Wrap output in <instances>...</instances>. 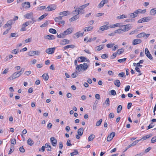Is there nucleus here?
<instances>
[{"label":"nucleus","mask_w":156,"mask_h":156,"mask_svg":"<svg viewBox=\"0 0 156 156\" xmlns=\"http://www.w3.org/2000/svg\"><path fill=\"white\" fill-rule=\"evenodd\" d=\"M88 68L87 64L86 63H84L83 64H80L79 65H77L76 67V69L78 71V72H80L82 70L85 71Z\"/></svg>","instance_id":"f257e3e1"},{"label":"nucleus","mask_w":156,"mask_h":156,"mask_svg":"<svg viewBox=\"0 0 156 156\" xmlns=\"http://www.w3.org/2000/svg\"><path fill=\"white\" fill-rule=\"evenodd\" d=\"M24 17L26 19H31L33 21V23L36 22V20L33 17V14L32 12L26 14L24 15Z\"/></svg>","instance_id":"f03ea898"},{"label":"nucleus","mask_w":156,"mask_h":156,"mask_svg":"<svg viewBox=\"0 0 156 156\" xmlns=\"http://www.w3.org/2000/svg\"><path fill=\"white\" fill-rule=\"evenodd\" d=\"M20 74L18 73V72H16L14 73L10 77L8 78V80H13L19 77L20 76Z\"/></svg>","instance_id":"7ed1b4c3"},{"label":"nucleus","mask_w":156,"mask_h":156,"mask_svg":"<svg viewBox=\"0 0 156 156\" xmlns=\"http://www.w3.org/2000/svg\"><path fill=\"white\" fill-rule=\"evenodd\" d=\"M145 54L146 56L151 60H153V58L150 53L149 51L147 48H146L145 50Z\"/></svg>","instance_id":"20e7f679"},{"label":"nucleus","mask_w":156,"mask_h":156,"mask_svg":"<svg viewBox=\"0 0 156 156\" xmlns=\"http://www.w3.org/2000/svg\"><path fill=\"white\" fill-rule=\"evenodd\" d=\"M40 53L38 51H32L28 52V55L30 56H32L35 55H38Z\"/></svg>","instance_id":"39448f33"},{"label":"nucleus","mask_w":156,"mask_h":156,"mask_svg":"<svg viewBox=\"0 0 156 156\" xmlns=\"http://www.w3.org/2000/svg\"><path fill=\"white\" fill-rule=\"evenodd\" d=\"M150 35L149 34H146L144 32H142L138 34L136 36L138 38H141L142 37H145L146 38L148 37Z\"/></svg>","instance_id":"423d86ee"},{"label":"nucleus","mask_w":156,"mask_h":156,"mask_svg":"<svg viewBox=\"0 0 156 156\" xmlns=\"http://www.w3.org/2000/svg\"><path fill=\"white\" fill-rule=\"evenodd\" d=\"M151 19V18L150 17H144L142 19H140L138 21V23H142V22H148Z\"/></svg>","instance_id":"0eeeda50"},{"label":"nucleus","mask_w":156,"mask_h":156,"mask_svg":"<svg viewBox=\"0 0 156 156\" xmlns=\"http://www.w3.org/2000/svg\"><path fill=\"white\" fill-rule=\"evenodd\" d=\"M47 147H49V148H48L47 149L48 151H51V147L48 143H46L45 144V146H43L41 148V150L43 152L44 151L45 148H47Z\"/></svg>","instance_id":"6e6552de"},{"label":"nucleus","mask_w":156,"mask_h":156,"mask_svg":"<svg viewBox=\"0 0 156 156\" xmlns=\"http://www.w3.org/2000/svg\"><path fill=\"white\" fill-rule=\"evenodd\" d=\"M13 23V21L12 20H9L5 24V26H3V28H6L8 27H10L9 29L10 30L11 29L12 26L11 25Z\"/></svg>","instance_id":"1a4fd4ad"},{"label":"nucleus","mask_w":156,"mask_h":156,"mask_svg":"<svg viewBox=\"0 0 156 156\" xmlns=\"http://www.w3.org/2000/svg\"><path fill=\"white\" fill-rule=\"evenodd\" d=\"M55 49V48H48L46 50L45 52L49 54H52L54 53Z\"/></svg>","instance_id":"9d476101"},{"label":"nucleus","mask_w":156,"mask_h":156,"mask_svg":"<svg viewBox=\"0 0 156 156\" xmlns=\"http://www.w3.org/2000/svg\"><path fill=\"white\" fill-rule=\"evenodd\" d=\"M115 135V133L114 132H112L107 137V140L108 141H111L113 139V137Z\"/></svg>","instance_id":"9b49d317"},{"label":"nucleus","mask_w":156,"mask_h":156,"mask_svg":"<svg viewBox=\"0 0 156 156\" xmlns=\"http://www.w3.org/2000/svg\"><path fill=\"white\" fill-rule=\"evenodd\" d=\"M51 144L53 146H55L57 144V141L54 137H51L50 138Z\"/></svg>","instance_id":"f8f14e48"},{"label":"nucleus","mask_w":156,"mask_h":156,"mask_svg":"<svg viewBox=\"0 0 156 156\" xmlns=\"http://www.w3.org/2000/svg\"><path fill=\"white\" fill-rule=\"evenodd\" d=\"M56 8V6L54 5H52L50 6H48L46 8L47 9V11H51L55 10Z\"/></svg>","instance_id":"ddd939ff"},{"label":"nucleus","mask_w":156,"mask_h":156,"mask_svg":"<svg viewBox=\"0 0 156 156\" xmlns=\"http://www.w3.org/2000/svg\"><path fill=\"white\" fill-rule=\"evenodd\" d=\"M73 31V30L72 28H69L67 29L65 31L63 32L66 35L67 34H69L71 33Z\"/></svg>","instance_id":"4468645a"},{"label":"nucleus","mask_w":156,"mask_h":156,"mask_svg":"<svg viewBox=\"0 0 156 156\" xmlns=\"http://www.w3.org/2000/svg\"><path fill=\"white\" fill-rule=\"evenodd\" d=\"M22 5L23 7L25 8H29L30 6V3L27 2H26L24 3H23Z\"/></svg>","instance_id":"2eb2a0df"},{"label":"nucleus","mask_w":156,"mask_h":156,"mask_svg":"<svg viewBox=\"0 0 156 156\" xmlns=\"http://www.w3.org/2000/svg\"><path fill=\"white\" fill-rule=\"evenodd\" d=\"M142 41L140 39H135L133 40V44L136 45L140 43Z\"/></svg>","instance_id":"dca6fc26"},{"label":"nucleus","mask_w":156,"mask_h":156,"mask_svg":"<svg viewBox=\"0 0 156 156\" xmlns=\"http://www.w3.org/2000/svg\"><path fill=\"white\" fill-rule=\"evenodd\" d=\"M59 14L60 15H62V16H66L69 14V11H64L62 12H61L59 13Z\"/></svg>","instance_id":"f3484780"},{"label":"nucleus","mask_w":156,"mask_h":156,"mask_svg":"<svg viewBox=\"0 0 156 156\" xmlns=\"http://www.w3.org/2000/svg\"><path fill=\"white\" fill-rule=\"evenodd\" d=\"M77 59L78 62H87V58L86 57L83 56L79 57Z\"/></svg>","instance_id":"a211bd4d"},{"label":"nucleus","mask_w":156,"mask_h":156,"mask_svg":"<svg viewBox=\"0 0 156 156\" xmlns=\"http://www.w3.org/2000/svg\"><path fill=\"white\" fill-rule=\"evenodd\" d=\"M104 48V45L101 44L95 47V50L97 51H98L101 50L103 49Z\"/></svg>","instance_id":"6ab92c4d"},{"label":"nucleus","mask_w":156,"mask_h":156,"mask_svg":"<svg viewBox=\"0 0 156 156\" xmlns=\"http://www.w3.org/2000/svg\"><path fill=\"white\" fill-rule=\"evenodd\" d=\"M79 18V16L78 15H76L69 19L70 22L73 21Z\"/></svg>","instance_id":"aec40b11"},{"label":"nucleus","mask_w":156,"mask_h":156,"mask_svg":"<svg viewBox=\"0 0 156 156\" xmlns=\"http://www.w3.org/2000/svg\"><path fill=\"white\" fill-rule=\"evenodd\" d=\"M84 129L83 128H80L77 131L78 134L80 136L83 135Z\"/></svg>","instance_id":"412c9836"},{"label":"nucleus","mask_w":156,"mask_h":156,"mask_svg":"<svg viewBox=\"0 0 156 156\" xmlns=\"http://www.w3.org/2000/svg\"><path fill=\"white\" fill-rule=\"evenodd\" d=\"M69 41L66 39H64L61 42L60 44L62 45H65L69 44Z\"/></svg>","instance_id":"4be33fe9"},{"label":"nucleus","mask_w":156,"mask_h":156,"mask_svg":"<svg viewBox=\"0 0 156 156\" xmlns=\"http://www.w3.org/2000/svg\"><path fill=\"white\" fill-rule=\"evenodd\" d=\"M83 33H81L80 31H79L76 33L74 34V35L75 36L74 37H76L77 38H78L80 36H82L83 35Z\"/></svg>","instance_id":"5701e85b"},{"label":"nucleus","mask_w":156,"mask_h":156,"mask_svg":"<svg viewBox=\"0 0 156 156\" xmlns=\"http://www.w3.org/2000/svg\"><path fill=\"white\" fill-rule=\"evenodd\" d=\"M114 84L118 87H119L121 85L120 82L119 80H116L114 81Z\"/></svg>","instance_id":"b1692460"},{"label":"nucleus","mask_w":156,"mask_h":156,"mask_svg":"<svg viewBox=\"0 0 156 156\" xmlns=\"http://www.w3.org/2000/svg\"><path fill=\"white\" fill-rule=\"evenodd\" d=\"M108 28L109 27L108 25H105L101 26L99 29L101 30H104L108 29Z\"/></svg>","instance_id":"393cba45"},{"label":"nucleus","mask_w":156,"mask_h":156,"mask_svg":"<svg viewBox=\"0 0 156 156\" xmlns=\"http://www.w3.org/2000/svg\"><path fill=\"white\" fill-rule=\"evenodd\" d=\"M156 14V8H154L152 9L150 12V14L151 15L154 16Z\"/></svg>","instance_id":"a878e982"},{"label":"nucleus","mask_w":156,"mask_h":156,"mask_svg":"<svg viewBox=\"0 0 156 156\" xmlns=\"http://www.w3.org/2000/svg\"><path fill=\"white\" fill-rule=\"evenodd\" d=\"M129 17L131 18H133L137 16V15L134 13V12L133 13H131L129 15Z\"/></svg>","instance_id":"bb28decb"},{"label":"nucleus","mask_w":156,"mask_h":156,"mask_svg":"<svg viewBox=\"0 0 156 156\" xmlns=\"http://www.w3.org/2000/svg\"><path fill=\"white\" fill-rule=\"evenodd\" d=\"M28 144L30 146L34 144V142L30 138H29L27 141Z\"/></svg>","instance_id":"cd10ccee"},{"label":"nucleus","mask_w":156,"mask_h":156,"mask_svg":"<svg viewBox=\"0 0 156 156\" xmlns=\"http://www.w3.org/2000/svg\"><path fill=\"white\" fill-rule=\"evenodd\" d=\"M75 46L73 44L65 46L64 48L65 49L70 48H75Z\"/></svg>","instance_id":"c85d7f7f"},{"label":"nucleus","mask_w":156,"mask_h":156,"mask_svg":"<svg viewBox=\"0 0 156 156\" xmlns=\"http://www.w3.org/2000/svg\"><path fill=\"white\" fill-rule=\"evenodd\" d=\"M62 19V17L61 16H59L58 17H55L54 19V20L56 22H58L61 21Z\"/></svg>","instance_id":"c756f323"},{"label":"nucleus","mask_w":156,"mask_h":156,"mask_svg":"<svg viewBox=\"0 0 156 156\" xmlns=\"http://www.w3.org/2000/svg\"><path fill=\"white\" fill-rule=\"evenodd\" d=\"M93 29V27L92 26H89L88 27H86L85 28V29L84 30V31H89Z\"/></svg>","instance_id":"7c9ffc66"},{"label":"nucleus","mask_w":156,"mask_h":156,"mask_svg":"<svg viewBox=\"0 0 156 156\" xmlns=\"http://www.w3.org/2000/svg\"><path fill=\"white\" fill-rule=\"evenodd\" d=\"M79 73V72H78V71L77 72L76 71L75 72H74L71 75L72 77L73 78L76 77L78 76V73Z\"/></svg>","instance_id":"2f4dec72"},{"label":"nucleus","mask_w":156,"mask_h":156,"mask_svg":"<svg viewBox=\"0 0 156 156\" xmlns=\"http://www.w3.org/2000/svg\"><path fill=\"white\" fill-rule=\"evenodd\" d=\"M48 14L47 13H45L43 15L41 16L39 18V20H41L43 19L45 17H46L48 15Z\"/></svg>","instance_id":"473e14b6"},{"label":"nucleus","mask_w":156,"mask_h":156,"mask_svg":"<svg viewBox=\"0 0 156 156\" xmlns=\"http://www.w3.org/2000/svg\"><path fill=\"white\" fill-rule=\"evenodd\" d=\"M126 16L124 14H122L120 16H119L117 17V19H122L123 18H126Z\"/></svg>","instance_id":"72a5a7b5"},{"label":"nucleus","mask_w":156,"mask_h":156,"mask_svg":"<svg viewBox=\"0 0 156 156\" xmlns=\"http://www.w3.org/2000/svg\"><path fill=\"white\" fill-rule=\"evenodd\" d=\"M42 77L43 79L45 80H47L48 79V76L47 74H44L42 75Z\"/></svg>","instance_id":"f704fd0d"},{"label":"nucleus","mask_w":156,"mask_h":156,"mask_svg":"<svg viewBox=\"0 0 156 156\" xmlns=\"http://www.w3.org/2000/svg\"><path fill=\"white\" fill-rule=\"evenodd\" d=\"M95 138V136L93 134H91L89 136L88 138L89 141L92 140L93 139Z\"/></svg>","instance_id":"c9c22d12"},{"label":"nucleus","mask_w":156,"mask_h":156,"mask_svg":"<svg viewBox=\"0 0 156 156\" xmlns=\"http://www.w3.org/2000/svg\"><path fill=\"white\" fill-rule=\"evenodd\" d=\"M47 37H48V39L49 40L54 39L55 38V37L52 35H47Z\"/></svg>","instance_id":"e433bc0d"},{"label":"nucleus","mask_w":156,"mask_h":156,"mask_svg":"<svg viewBox=\"0 0 156 156\" xmlns=\"http://www.w3.org/2000/svg\"><path fill=\"white\" fill-rule=\"evenodd\" d=\"M78 154V152L77 150H75L73 152L71 153V156H73L74 155H76Z\"/></svg>","instance_id":"4c0bfd02"},{"label":"nucleus","mask_w":156,"mask_h":156,"mask_svg":"<svg viewBox=\"0 0 156 156\" xmlns=\"http://www.w3.org/2000/svg\"><path fill=\"white\" fill-rule=\"evenodd\" d=\"M66 36L65 34H64V33L60 34L59 35L57 34V37L59 38H64L65 36Z\"/></svg>","instance_id":"58836bf2"},{"label":"nucleus","mask_w":156,"mask_h":156,"mask_svg":"<svg viewBox=\"0 0 156 156\" xmlns=\"http://www.w3.org/2000/svg\"><path fill=\"white\" fill-rule=\"evenodd\" d=\"M49 31L51 33L53 34H56L57 33L56 30L50 28L49 30Z\"/></svg>","instance_id":"ea45409f"},{"label":"nucleus","mask_w":156,"mask_h":156,"mask_svg":"<svg viewBox=\"0 0 156 156\" xmlns=\"http://www.w3.org/2000/svg\"><path fill=\"white\" fill-rule=\"evenodd\" d=\"M105 104H106L108 106L110 105V101L109 98H106L105 102L103 104V105H104Z\"/></svg>","instance_id":"a19ab883"},{"label":"nucleus","mask_w":156,"mask_h":156,"mask_svg":"<svg viewBox=\"0 0 156 156\" xmlns=\"http://www.w3.org/2000/svg\"><path fill=\"white\" fill-rule=\"evenodd\" d=\"M151 136H150L149 135H148L143 136L140 140H145L147 139H148Z\"/></svg>","instance_id":"79ce46f5"},{"label":"nucleus","mask_w":156,"mask_h":156,"mask_svg":"<svg viewBox=\"0 0 156 156\" xmlns=\"http://www.w3.org/2000/svg\"><path fill=\"white\" fill-rule=\"evenodd\" d=\"M122 106L121 105H119L117 108V113H119L121 112V111L122 110Z\"/></svg>","instance_id":"37998d69"},{"label":"nucleus","mask_w":156,"mask_h":156,"mask_svg":"<svg viewBox=\"0 0 156 156\" xmlns=\"http://www.w3.org/2000/svg\"><path fill=\"white\" fill-rule=\"evenodd\" d=\"M140 140H135V141H134L133 143H132L131 144H130V146L131 147L134 146L136 144L138 143Z\"/></svg>","instance_id":"c03bdc74"},{"label":"nucleus","mask_w":156,"mask_h":156,"mask_svg":"<svg viewBox=\"0 0 156 156\" xmlns=\"http://www.w3.org/2000/svg\"><path fill=\"white\" fill-rule=\"evenodd\" d=\"M102 121V119H100L99 121H97L96 124V126H98L101 125Z\"/></svg>","instance_id":"a18cd8bd"},{"label":"nucleus","mask_w":156,"mask_h":156,"mask_svg":"<svg viewBox=\"0 0 156 156\" xmlns=\"http://www.w3.org/2000/svg\"><path fill=\"white\" fill-rule=\"evenodd\" d=\"M14 151V147L13 146L10 147V150L9 151L8 154H11Z\"/></svg>","instance_id":"49530a36"},{"label":"nucleus","mask_w":156,"mask_h":156,"mask_svg":"<svg viewBox=\"0 0 156 156\" xmlns=\"http://www.w3.org/2000/svg\"><path fill=\"white\" fill-rule=\"evenodd\" d=\"M113 27H122V25L120 23H115L114 25H113Z\"/></svg>","instance_id":"de8ad7c7"},{"label":"nucleus","mask_w":156,"mask_h":156,"mask_svg":"<svg viewBox=\"0 0 156 156\" xmlns=\"http://www.w3.org/2000/svg\"><path fill=\"white\" fill-rule=\"evenodd\" d=\"M123 51L124 50L122 48H121L117 50V53L119 55H120L123 53Z\"/></svg>","instance_id":"09e8293b"},{"label":"nucleus","mask_w":156,"mask_h":156,"mask_svg":"<svg viewBox=\"0 0 156 156\" xmlns=\"http://www.w3.org/2000/svg\"><path fill=\"white\" fill-rule=\"evenodd\" d=\"M135 70H136V71L140 73V74H138V76H139L142 74V73H140V69L138 67H136L135 68Z\"/></svg>","instance_id":"8fccbe9b"},{"label":"nucleus","mask_w":156,"mask_h":156,"mask_svg":"<svg viewBox=\"0 0 156 156\" xmlns=\"http://www.w3.org/2000/svg\"><path fill=\"white\" fill-rule=\"evenodd\" d=\"M11 144L13 145H15L16 143V141L15 139H12L11 140Z\"/></svg>","instance_id":"3c124183"},{"label":"nucleus","mask_w":156,"mask_h":156,"mask_svg":"<svg viewBox=\"0 0 156 156\" xmlns=\"http://www.w3.org/2000/svg\"><path fill=\"white\" fill-rule=\"evenodd\" d=\"M75 12H77L78 13L76 15H78L79 14H83L84 13V12H80V10L79 9V8L78 9H76L75 10Z\"/></svg>","instance_id":"603ef678"},{"label":"nucleus","mask_w":156,"mask_h":156,"mask_svg":"<svg viewBox=\"0 0 156 156\" xmlns=\"http://www.w3.org/2000/svg\"><path fill=\"white\" fill-rule=\"evenodd\" d=\"M105 4V3L103 2L102 1L98 5V7L99 8H101L102 7H103L104 4Z\"/></svg>","instance_id":"864d4df0"},{"label":"nucleus","mask_w":156,"mask_h":156,"mask_svg":"<svg viewBox=\"0 0 156 156\" xmlns=\"http://www.w3.org/2000/svg\"><path fill=\"white\" fill-rule=\"evenodd\" d=\"M29 25V21H27L26 22H25L23 24L22 26L23 27H26L27 26Z\"/></svg>","instance_id":"5fc2aeb1"},{"label":"nucleus","mask_w":156,"mask_h":156,"mask_svg":"<svg viewBox=\"0 0 156 156\" xmlns=\"http://www.w3.org/2000/svg\"><path fill=\"white\" fill-rule=\"evenodd\" d=\"M114 45H115V44H113H113L112 43V44H108L106 45V46L108 48H111L113 47V46Z\"/></svg>","instance_id":"6e6d98bb"},{"label":"nucleus","mask_w":156,"mask_h":156,"mask_svg":"<svg viewBox=\"0 0 156 156\" xmlns=\"http://www.w3.org/2000/svg\"><path fill=\"white\" fill-rule=\"evenodd\" d=\"M115 33H119L121 34L122 33V29H119L118 30H115Z\"/></svg>","instance_id":"4d7b16f0"},{"label":"nucleus","mask_w":156,"mask_h":156,"mask_svg":"<svg viewBox=\"0 0 156 156\" xmlns=\"http://www.w3.org/2000/svg\"><path fill=\"white\" fill-rule=\"evenodd\" d=\"M156 142V136L153 137L151 140L152 143H154Z\"/></svg>","instance_id":"13d9d810"},{"label":"nucleus","mask_w":156,"mask_h":156,"mask_svg":"<svg viewBox=\"0 0 156 156\" xmlns=\"http://www.w3.org/2000/svg\"><path fill=\"white\" fill-rule=\"evenodd\" d=\"M126 59V58H124L123 59H118V61L119 62L122 63L123 62H125Z\"/></svg>","instance_id":"bf43d9fd"},{"label":"nucleus","mask_w":156,"mask_h":156,"mask_svg":"<svg viewBox=\"0 0 156 156\" xmlns=\"http://www.w3.org/2000/svg\"><path fill=\"white\" fill-rule=\"evenodd\" d=\"M124 26L125 27H126L127 31H128L130 29V27L131 26L129 24H126V25H125Z\"/></svg>","instance_id":"052dcab7"},{"label":"nucleus","mask_w":156,"mask_h":156,"mask_svg":"<svg viewBox=\"0 0 156 156\" xmlns=\"http://www.w3.org/2000/svg\"><path fill=\"white\" fill-rule=\"evenodd\" d=\"M114 117V115L113 113H110L108 115V117L110 119L113 118Z\"/></svg>","instance_id":"680f3d73"},{"label":"nucleus","mask_w":156,"mask_h":156,"mask_svg":"<svg viewBox=\"0 0 156 156\" xmlns=\"http://www.w3.org/2000/svg\"><path fill=\"white\" fill-rule=\"evenodd\" d=\"M10 36L12 37H16L18 36L16 33H11L10 34Z\"/></svg>","instance_id":"e2e57ef3"},{"label":"nucleus","mask_w":156,"mask_h":156,"mask_svg":"<svg viewBox=\"0 0 156 156\" xmlns=\"http://www.w3.org/2000/svg\"><path fill=\"white\" fill-rule=\"evenodd\" d=\"M117 53H114L111 56V58L113 59L116 56Z\"/></svg>","instance_id":"0e129e2a"},{"label":"nucleus","mask_w":156,"mask_h":156,"mask_svg":"<svg viewBox=\"0 0 156 156\" xmlns=\"http://www.w3.org/2000/svg\"><path fill=\"white\" fill-rule=\"evenodd\" d=\"M24 68H22L20 70L19 72H18V73L20 74V75L23 74L24 71Z\"/></svg>","instance_id":"69168bd1"},{"label":"nucleus","mask_w":156,"mask_h":156,"mask_svg":"<svg viewBox=\"0 0 156 156\" xmlns=\"http://www.w3.org/2000/svg\"><path fill=\"white\" fill-rule=\"evenodd\" d=\"M111 94L112 95H115L116 94V91L114 90H112L111 91Z\"/></svg>","instance_id":"338daca9"},{"label":"nucleus","mask_w":156,"mask_h":156,"mask_svg":"<svg viewBox=\"0 0 156 156\" xmlns=\"http://www.w3.org/2000/svg\"><path fill=\"white\" fill-rule=\"evenodd\" d=\"M19 150L22 153L24 152L25 151V150L23 148V146H22L20 147V148H19Z\"/></svg>","instance_id":"774afa93"}]
</instances>
